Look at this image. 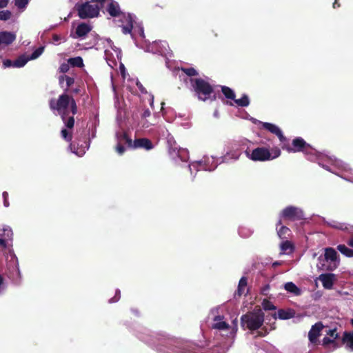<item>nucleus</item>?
Returning a JSON list of instances; mask_svg holds the SVG:
<instances>
[{
    "label": "nucleus",
    "mask_w": 353,
    "mask_h": 353,
    "mask_svg": "<svg viewBox=\"0 0 353 353\" xmlns=\"http://www.w3.org/2000/svg\"><path fill=\"white\" fill-rule=\"evenodd\" d=\"M262 126L264 129L277 136L281 141L285 139L281 130L277 125L271 123L263 122Z\"/></svg>",
    "instance_id": "20"
},
{
    "label": "nucleus",
    "mask_w": 353,
    "mask_h": 353,
    "mask_svg": "<svg viewBox=\"0 0 353 353\" xmlns=\"http://www.w3.org/2000/svg\"><path fill=\"white\" fill-rule=\"evenodd\" d=\"M154 125L153 123L149 122L148 120L143 121L141 123V128L144 130L149 128L151 125Z\"/></svg>",
    "instance_id": "50"
},
{
    "label": "nucleus",
    "mask_w": 353,
    "mask_h": 353,
    "mask_svg": "<svg viewBox=\"0 0 353 353\" xmlns=\"http://www.w3.org/2000/svg\"><path fill=\"white\" fill-rule=\"evenodd\" d=\"M68 62L72 66L82 67L83 65V59L80 57L70 58L68 59Z\"/></svg>",
    "instance_id": "39"
},
{
    "label": "nucleus",
    "mask_w": 353,
    "mask_h": 353,
    "mask_svg": "<svg viewBox=\"0 0 353 353\" xmlns=\"http://www.w3.org/2000/svg\"><path fill=\"white\" fill-rule=\"evenodd\" d=\"M105 46V58L108 63V64L113 68L117 60H118L120 63L119 65V71L122 76L124 86H125L130 91L134 92V87L137 86L141 93L147 94V99L149 101L150 105L153 108L154 106V96L148 93L145 88L141 85V83L137 79H130L126 73V70L124 65L121 62V50L116 48L113 45V42L109 39H104L103 43Z\"/></svg>",
    "instance_id": "3"
},
{
    "label": "nucleus",
    "mask_w": 353,
    "mask_h": 353,
    "mask_svg": "<svg viewBox=\"0 0 353 353\" xmlns=\"http://www.w3.org/2000/svg\"><path fill=\"white\" fill-rule=\"evenodd\" d=\"M262 306L265 310H276V307L273 305V303L267 299H264L263 301Z\"/></svg>",
    "instance_id": "42"
},
{
    "label": "nucleus",
    "mask_w": 353,
    "mask_h": 353,
    "mask_svg": "<svg viewBox=\"0 0 353 353\" xmlns=\"http://www.w3.org/2000/svg\"><path fill=\"white\" fill-rule=\"evenodd\" d=\"M234 103L238 106L247 107L250 104V100L246 94H244L241 99H235Z\"/></svg>",
    "instance_id": "37"
},
{
    "label": "nucleus",
    "mask_w": 353,
    "mask_h": 353,
    "mask_svg": "<svg viewBox=\"0 0 353 353\" xmlns=\"http://www.w3.org/2000/svg\"><path fill=\"white\" fill-rule=\"evenodd\" d=\"M190 83L192 90L199 100L205 101L211 99L213 88L208 81L201 78H191Z\"/></svg>",
    "instance_id": "8"
},
{
    "label": "nucleus",
    "mask_w": 353,
    "mask_h": 353,
    "mask_svg": "<svg viewBox=\"0 0 353 353\" xmlns=\"http://www.w3.org/2000/svg\"><path fill=\"white\" fill-rule=\"evenodd\" d=\"M28 61H30L27 55H22L13 61L12 67L21 68L24 66Z\"/></svg>",
    "instance_id": "32"
},
{
    "label": "nucleus",
    "mask_w": 353,
    "mask_h": 353,
    "mask_svg": "<svg viewBox=\"0 0 353 353\" xmlns=\"http://www.w3.org/2000/svg\"><path fill=\"white\" fill-rule=\"evenodd\" d=\"M132 146L134 148H144L147 150L153 148L152 143L148 139L145 138L135 139L134 142H132Z\"/></svg>",
    "instance_id": "23"
},
{
    "label": "nucleus",
    "mask_w": 353,
    "mask_h": 353,
    "mask_svg": "<svg viewBox=\"0 0 353 353\" xmlns=\"http://www.w3.org/2000/svg\"><path fill=\"white\" fill-rule=\"evenodd\" d=\"M110 2L108 3L107 7L108 12L112 17H117L121 14V10L119 3L113 0H109Z\"/></svg>",
    "instance_id": "25"
},
{
    "label": "nucleus",
    "mask_w": 353,
    "mask_h": 353,
    "mask_svg": "<svg viewBox=\"0 0 353 353\" xmlns=\"http://www.w3.org/2000/svg\"><path fill=\"white\" fill-rule=\"evenodd\" d=\"M116 139L117 143L127 144L128 146L132 145V139L128 136V134L123 131H119L116 133Z\"/></svg>",
    "instance_id": "26"
},
{
    "label": "nucleus",
    "mask_w": 353,
    "mask_h": 353,
    "mask_svg": "<svg viewBox=\"0 0 353 353\" xmlns=\"http://www.w3.org/2000/svg\"><path fill=\"white\" fill-rule=\"evenodd\" d=\"M251 141L247 139H242L231 143L225 152V154L221 158V162L228 163L230 161H238L242 154V150L246 149L248 145H250Z\"/></svg>",
    "instance_id": "7"
},
{
    "label": "nucleus",
    "mask_w": 353,
    "mask_h": 353,
    "mask_svg": "<svg viewBox=\"0 0 353 353\" xmlns=\"http://www.w3.org/2000/svg\"><path fill=\"white\" fill-rule=\"evenodd\" d=\"M59 83L61 87L63 88L65 93H66L68 91L69 88L74 84V79L73 77L63 74L59 76Z\"/></svg>",
    "instance_id": "24"
},
{
    "label": "nucleus",
    "mask_w": 353,
    "mask_h": 353,
    "mask_svg": "<svg viewBox=\"0 0 353 353\" xmlns=\"http://www.w3.org/2000/svg\"><path fill=\"white\" fill-rule=\"evenodd\" d=\"M248 145L244 151L245 157L254 162H265L274 160L281 155V150L279 148H270L259 146L255 148H250Z\"/></svg>",
    "instance_id": "4"
},
{
    "label": "nucleus",
    "mask_w": 353,
    "mask_h": 353,
    "mask_svg": "<svg viewBox=\"0 0 353 353\" xmlns=\"http://www.w3.org/2000/svg\"><path fill=\"white\" fill-rule=\"evenodd\" d=\"M252 233L253 230L248 227L243 226L239 229V235L243 238H248L252 234Z\"/></svg>",
    "instance_id": "36"
},
{
    "label": "nucleus",
    "mask_w": 353,
    "mask_h": 353,
    "mask_svg": "<svg viewBox=\"0 0 353 353\" xmlns=\"http://www.w3.org/2000/svg\"><path fill=\"white\" fill-rule=\"evenodd\" d=\"M150 111L148 109H146L143 111L142 114V118L146 119L147 117H149L150 116Z\"/></svg>",
    "instance_id": "54"
},
{
    "label": "nucleus",
    "mask_w": 353,
    "mask_h": 353,
    "mask_svg": "<svg viewBox=\"0 0 353 353\" xmlns=\"http://www.w3.org/2000/svg\"><path fill=\"white\" fill-rule=\"evenodd\" d=\"M12 13L9 10H1L0 11V20L7 21L10 19Z\"/></svg>",
    "instance_id": "44"
},
{
    "label": "nucleus",
    "mask_w": 353,
    "mask_h": 353,
    "mask_svg": "<svg viewBox=\"0 0 353 353\" xmlns=\"http://www.w3.org/2000/svg\"><path fill=\"white\" fill-rule=\"evenodd\" d=\"M3 242V240L0 239V245L2 244Z\"/></svg>",
    "instance_id": "64"
},
{
    "label": "nucleus",
    "mask_w": 353,
    "mask_h": 353,
    "mask_svg": "<svg viewBox=\"0 0 353 353\" xmlns=\"http://www.w3.org/2000/svg\"><path fill=\"white\" fill-rule=\"evenodd\" d=\"M324 288L330 290L336 280V276L332 273L322 274L319 277Z\"/></svg>",
    "instance_id": "19"
},
{
    "label": "nucleus",
    "mask_w": 353,
    "mask_h": 353,
    "mask_svg": "<svg viewBox=\"0 0 353 353\" xmlns=\"http://www.w3.org/2000/svg\"><path fill=\"white\" fill-rule=\"evenodd\" d=\"M338 250L343 254L348 257L353 256V250L347 248L345 245H339L337 247Z\"/></svg>",
    "instance_id": "35"
},
{
    "label": "nucleus",
    "mask_w": 353,
    "mask_h": 353,
    "mask_svg": "<svg viewBox=\"0 0 353 353\" xmlns=\"http://www.w3.org/2000/svg\"><path fill=\"white\" fill-rule=\"evenodd\" d=\"M270 290V285H264L261 291V293L263 294V295H267L268 294V292Z\"/></svg>",
    "instance_id": "52"
},
{
    "label": "nucleus",
    "mask_w": 353,
    "mask_h": 353,
    "mask_svg": "<svg viewBox=\"0 0 353 353\" xmlns=\"http://www.w3.org/2000/svg\"><path fill=\"white\" fill-rule=\"evenodd\" d=\"M339 265L337 252L332 248L325 249V253L318 258L316 267L323 271H333Z\"/></svg>",
    "instance_id": "6"
},
{
    "label": "nucleus",
    "mask_w": 353,
    "mask_h": 353,
    "mask_svg": "<svg viewBox=\"0 0 353 353\" xmlns=\"http://www.w3.org/2000/svg\"><path fill=\"white\" fill-rule=\"evenodd\" d=\"M214 116L215 117H219V113H218V111L217 110H215V112H214Z\"/></svg>",
    "instance_id": "59"
},
{
    "label": "nucleus",
    "mask_w": 353,
    "mask_h": 353,
    "mask_svg": "<svg viewBox=\"0 0 353 353\" xmlns=\"http://www.w3.org/2000/svg\"><path fill=\"white\" fill-rule=\"evenodd\" d=\"M284 289L288 292L291 293L295 296H299L301 294V290L292 282H287L285 283Z\"/></svg>",
    "instance_id": "28"
},
{
    "label": "nucleus",
    "mask_w": 353,
    "mask_h": 353,
    "mask_svg": "<svg viewBox=\"0 0 353 353\" xmlns=\"http://www.w3.org/2000/svg\"><path fill=\"white\" fill-rule=\"evenodd\" d=\"M169 135V133H168V131L166 130L165 131H162V136L163 137H166V136H168Z\"/></svg>",
    "instance_id": "57"
},
{
    "label": "nucleus",
    "mask_w": 353,
    "mask_h": 353,
    "mask_svg": "<svg viewBox=\"0 0 353 353\" xmlns=\"http://www.w3.org/2000/svg\"><path fill=\"white\" fill-rule=\"evenodd\" d=\"M293 316L292 312L286 311L284 310H280L277 313L274 314V318H279L280 319H289Z\"/></svg>",
    "instance_id": "34"
},
{
    "label": "nucleus",
    "mask_w": 353,
    "mask_h": 353,
    "mask_svg": "<svg viewBox=\"0 0 353 353\" xmlns=\"http://www.w3.org/2000/svg\"><path fill=\"white\" fill-rule=\"evenodd\" d=\"M247 286V280L245 277H242L239 283L237 293L239 296L244 294Z\"/></svg>",
    "instance_id": "38"
},
{
    "label": "nucleus",
    "mask_w": 353,
    "mask_h": 353,
    "mask_svg": "<svg viewBox=\"0 0 353 353\" xmlns=\"http://www.w3.org/2000/svg\"><path fill=\"white\" fill-rule=\"evenodd\" d=\"M43 50H44V47L43 46L39 47L37 49H36L32 53L31 55L28 56L30 60H34V59H37L38 57H39L42 54V53L43 52Z\"/></svg>",
    "instance_id": "41"
},
{
    "label": "nucleus",
    "mask_w": 353,
    "mask_h": 353,
    "mask_svg": "<svg viewBox=\"0 0 353 353\" xmlns=\"http://www.w3.org/2000/svg\"><path fill=\"white\" fill-rule=\"evenodd\" d=\"M92 29V26L90 23H81L77 26L74 32H71L70 35L74 39L84 38Z\"/></svg>",
    "instance_id": "16"
},
{
    "label": "nucleus",
    "mask_w": 353,
    "mask_h": 353,
    "mask_svg": "<svg viewBox=\"0 0 353 353\" xmlns=\"http://www.w3.org/2000/svg\"><path fill=\"white\" fill-rule=\"evenodd\" d=\"M342 341L348 349L353 351V332H344Z\"/></svg>",
    "instance_id": "29"
},
{
    "label": "nucleus",
    "mask_w": 353,
    "mask_h": 353,
    "mask_svg": "<svg viewBox=\"0 0 353 353\" xmlns=\"http://www.w3.org/2000/svg\"><path fill=\"white\" fill-rule=\"evenodd\" d=\"M325 329V326L321 322H318L312 325L308 333V339L312 343H316L321 332Z\"/></svg>",
    "instance_id": "18"
},
{
    "label": "nucleus",
    "mask_w": 353,
    "mask_h": 353,
    "mask_svg": "<svg viewBox=\"0 0 353 353\" xmlns=\"http://www.w3.org/2000/svg\"><path fill=\"white\" fill-rule=\"evenodd\" d=\"M170 157L177 161L180 159L182 161H186L188 159V152L184 148H172L169 150Z\"/></svg>",
    "instance_id": "17"
},
{
    "label": "nucleus",
    "mask_w": 353,
    "mask_h": 353,
    "mask_svg": "<svg viewBox=\"0 0 353 353\" xmlns=\"http://www.w3.org/2000/svg\"><path fill=\"white\" fill-rule=\"evenodd\" d=\"M29 0H15V6L20 9L25 8L28 4Z\"/></svg>",
    "instance_id": "45"
},
{
    "label": "nucleus",
    "mask_w": 353,
    "mask_h": 353,
    "mask_svg": "<svg viewBox=\"0 0 353 353\" xmlns=\"http://www.w3.org/2000/svg\"><path fill=\"white\" fill-rule=\"evenodd\" d=\"M125 148L123 146V143H117V145L116 147V151L119 154H123L125 152Z\"/></svg>",
    "instance_id": "48"
},
{
    "label": "nucleus",
    "mask_w": 353,
    "mask_h": 353,
    "mask_svg": "<svg viewBox=\"0 0 353 353\" xmlns=\"http://www.w3.org/2000/svg\"><path fill=\"white\" fill-rule=\"evenodd\" d=\"M241 324L243 327L250 330H256L261 327L264 321V314L261 310H254L241 318Z\"/></svg>",
    "instance_id": "9"
},
{
    "label": "nucleus",
    "mask_w": 353,
    "mask_h": 353,
    "mask_svg": "<svg viewBox=\"0 0 353 353\" xmlns=\"http://www.w3.org/2000/svg\"><path fill=\"white\" fill-rule=\"evenodd\" d=\"M303 218L304 214L303 210L295 206H288L284 208L280 214V219L290 221L301 220Z\"/></svg>",
    "instance_id": "13"
},
{
    "label": "nucleus",
    "mask_w": 353,
    "mask_h": 353,
    "mask_svg": "<svg viewBox=\"0 0 353 353\" xmlns=\"http://www.w3.org/2000/svg\"><path fill=\"white\" fill-rule=\"evenodd\" d=\"M336 5V0H335V2L333 3V7L335 8Z\"/></svg>",
    "instance_id": "61"
},
{
    "label": "nucleus",
    "mask_w": 353,
    "mask_h": 353,
    "mask_svg": "<svg viewBox=\"0 0 353 353\" xmlns=\"http://www.w3.org/2000/svg\"><path fill=\"white\" fill-rule=\"evenodd\" d=\"M281 224V220L280 219L277 223V227ZM290 232L289 228L285 226L282 225L279 228H277V234L281 239H285L289 235Z\"/></svg>",
    "instance_id": "33"
},
{
    "label": "nucleus",
    "mask_w": 353,
    "mask_h": 353,
    "mask_svg": "<svg viewBox=\"0 0 353 353\" xmlns=\"http://www.w3.org/2000/svg\"><path fill=\"white\" fill-rule=\"evenodd\" d=\"M165 105V103L164 102H162L161 103V110L163 109V105Z\"/></svg>",
    "instance_id": "62"
},
{
    "label": "nucleus",
    "mask_w": 353,
    "mask_h": 353,
    "mask_svg": "<svg viewBox=\"0 0 353 353\" xmlns=\"http://www.w3.org/2000/svg\"><path fill=\"white\" fill-rule=\"evenodd\" d=\"M288 152H303L308 160L316 161L325 170L339 175L345 181L353 183V168L334 157L319 153L300 137L293 140L292 145L285 147Z\"/></svg>",
    "instance_id": "1"
},
{
    "label": "nucleus",
    "mask_w": 353,
    "mask_h": 353,
    "mask_svg": "<svg viewBox=\"0 0 353 353\" xmlns=\"http://www.w3.org/2000/svg\"><path fill=\"white\" fill-rule=\"evenodd\" d=\"M145 50L152 53H159L165 57L171 56L169 46L168 43L164 41L152 42L148 47H147Z\"/></svg>",
    "instance_id": "14"
},
{
    "label": "nucleus",
    "mask_w": 353,
    "mask_h": 353,
    "mask_svg": "<svg viewBox=\"0 0 353 353\" xmlns=\"http://www.w3.org/2000/svg\"><path fill=\"white\" fill-rule=\"evenodd\" d=\"M2 232L3 233L0 234V239L3 240V242L0 246L6 248L8 241L12 240L13 232L11 228L7 225L3 227Z\"/></svg>",
    "instance_id": "22"
},
{
    "label": "nucleus",
    "mask_w": 353,
    "mask_h": 353,
    "mask_svg": "<svg viewBox=\"0 0 353 353\" xmlns=\"http://www.w3.org/2000/svg\"><path fill=\"white\" fill-rule=\"evenodd\" d=\"M136 17L131 14H122V32L123 34H131L133 39L136 40L137 36L144 38L143 28L140 23L136 21Z\"/></svg>",
    "instance_id": "5"
},
{
    "label": "nucleus",
    "mask_w": 353,
    "mask_h": 353,
    "mask_svg": "<svg viewBox=\"0 0 353 353\" xmlns=\"http://www.w3.org/2000/svg\"><path fill=\"white\" fill-rule=\"evenodd\" d=\"M222 92L225 95V97L228 99H234L235 94L232 90H231L228 87L223 86L222 87Z\"/></svg>",
    "instance_id": "40"
},
{
    "label": "nucleus",
    "mask_w": 353,
    "mask_h": 353,
    "mask_svg": "<svg viewBox=\"0 0 353 353\" xmlns=\"http://www.w3.org/2000/svg\"><path fill=\"white\" fill-rule=\"evenodd\" d=\"M221 163L219 159L214 158V157H205L203 159L194 161L191 163L189 165V170L192 173V170H195L196 171H199L201 170H203L205 171H212L216 169L218 164Z\"/></svg>",
    "instance_id": "10"
},
{
    "label": "nucleus",
    "mask_w": 353,
    "mask_h": 353,
    "mask_svg": "<svg viewBox=\"0 0 353 353\" xmlns=\"http://www.w3.org/2000/svg\"><path fill=\"white\" fill-rule=\"evenodd\" d=\"M2 196L3 199V205L6 208H8L10 205V203L8 201V193L7 192H3L2 194Z\"/></svg>",
    "instance_id": "49"
},
{
    "label": "nucleus",
    "mask_w": 353,
    "mask_h": 353,
    "mask_svg": "<svg viewBox=\"0 0 353 353\" xmlns=\"http://www.w3.org/2000/svg\"><path fill=\"white\" fill-rule=\"evenodd\" d=\"M326 336L322 340V345L325 347L332 345L334 348L338 347L336 339L339 336V333L336 327L328 328L325 327Z\"/></svg>",
    "instance_id": "15"
},
{
    "label": "nucleus",
    "mask_w": 353,
    "mask_h": 353,
    "mask_svg": "<svg viewBox=\"0 0 353 353\" xmlns=\"http://www.w3.org/2000/svg\"><path fill=\"white\" fill-rule=\"evenodd\" d=\"M12 63H13V61L8 60V59L5 60L3 61V65L5 68L12 67Z\"/></svg>",
    "instance_id": "53"
},
{
    "label": "nucleus",
    "mask_w": 353,
    "mask_h": 353,
    "mask_svg": "<svg viewBox=\"0 0 353 353\" xmlns=\"http://www.w3.org/2000/svg\"><path fill=\"white\" fill-rule=\"evenodd\" d=\"M5 286L2 276L0 275V293L4 290Z\"/></svg>",
    "instance_id": "56"
},
{
    "label": "nucleus",
    "mask_w": 353,
    "mask_h": 353,
    "mask_svg": "<svg viewBox=\"0 0 353 353\" xmlns=\"http://www.w3.org/2000/svg\"><path fill=\"white\" fill-rule=\"evenodd\" d=\"M281 254H290L294 250L293 245L289 241H283L280 245Z\"/></svg>",
    "instance_id": "30"
},
{
    "label": "nucleus",
    "mask_w": 353,
    "mask_h": 353,
    "mask_svg": "<svg viewBox=\"0 0 353 353\" xmlns=\"http://www.w3.org/2000/svg\"><path fill=\"white\" fill-rule=\"evenodd\" d=\"M16 39V34L11 32H0V46H8Z\"/></svg>",
    "instance_id": "21"
},
{
    "label": "nucleus",
    "mask_w": 353,
    "mask_h": 353,
    "mask_svg": "<svg viewBox=\"0 0 353 353\" xmlns=\"http://www.w3.org/2000/svg\"><path fill=\"white\" fill-rule=\"evenodd\" d=\"M65 39L64 37H62L60 35H58V34H54L53 35V37H52V42L54 44H59L61 43V42H63L65 41Z\"/></svg>",
    "instance_id": "46"
},
{
    "label": "nucleus",
    "mask_w": 353,
    "mask_h": 353,
    "mask_svg": "<svg viewBox=\"0 0 353 353\" xmlns=\"http://www.w3.org/2000/svg\"><path fill=\"white\" fill-rule=\"evenodd\" d=\"M69 148L72 152L74 153L78 157H82L85 153L86 150H88V145L85 143V145H81L79 148L76 149L75 145L70 143Z\"/></svg>",
    "instance_id": "31"
},
{
    "label": "nucleus",
    "mask_w": 353,
    "mask_h": 353,
    "mask_svg": "<svg viewBox=\"0 0 353 353\" xmlns=\"http://www.w3.org/2000/svg\"><path fill=\"white\" fill-rule=\"evenodd\" d=\"M70 65L69 62L62 63L59 68L60 72L63 73L67 72L70 69Z\"/></svg>",
    "instance_id": "47"
},
{
    "label": "nucleus",
    "mask_w": 353,
    "mask_h": 353,
    "mask_svg": "<svg viewBox=\"0 0 353 353\" xmlns=\"http://www.w3.org/2000/svg\"><path fill=\"white\" fill-rule=\"evenodd\" d=\"M73 92H74V93H77V92H79V90H78V89H74V90H73Z\"/></svg>",
    "instance_id": "63"
},
{
    "label": "nucleus",
    "mask_w": 353,
    "mask_h": 353,
    "mask_svg": "<svg viewBox=\"0 0 353 353\" xmlns=\"http://www.w3.org/2000/svg\"><path fill=\"white\" fill-rule=\"evenodd\" d=\"M327 225L332 228L340 230H349L350 226L345 223H341L335 220H329L325 221Z\"/></svg>",
    "instance_id": "27"
},
{
    "label": "nucleus",
    "mask_w": 353,
    "mask_h": 353,
    "mask_svg": "<svg viewBox=\"0 0 353 353\" xmlns=\"http://www.w3.org/2000/svg\"><path fill=\"white\" fill-rule=\"evenodd\" d=\"M119 299H120V290H117L114 297L110 299L109 302L110 303H115V302H117L119 300Z\"/></svg>",
    "instance_id": "51"
},
{
    "label": "nucleus",
    "mask_w": 353,
    "mask_h": 353,
    "mask_svg": "<svg viewBox=\"0 0 353 353\" xmlns=\"http://www.w3.org/2000/svg\"><path fill=\"white\" fill-rule=\"evenodd\" d=\"M75 8L78 12L79 17L83 19L94 18L99 14V7L97 5H92L90 2L77 3Z\"/></svg>",
    "instance_id": "12"
},
{
    "label": "nucleus",
    "mask_w": 353,
    "mask_h": 353,
    "mask_svg": "<svg viewBox=\"0 0 353 353\" xmlns=\"http://www.w3.org/2000/svg\"><path fill=\"white\" fill-rule=\"evenodd\" d=\"M348 244L353 248V237L349 240Z\"/></svg>",
    "instance_id": "58"
},
{
    "label": "nucleus",
    "mask_w": 353,
    "mask_h": 353,
    "mask_svg": "<svg viewBox=\"0 0 353 353\" xmlns=\"http://www.w3.org/2000/svg\"><path fill=\"white\" fill-rule=\"evenodd\" d=\"M50 107L53 111L57 112L65 123V128L61 131V137L68 142L71 141L72 130L74 125L73 116L77 112V106L74 99L66 93H63L57 99H51Z\"/></svg>",
    "instance_id": "2"
},
{
    "label": "nucleus",
    "mask_w": 353,
    "mask_h": 353,
    "mask_svg": "<svg viewBox=\"0 0 353 353\" xmlns=\"http://www.w3.org/2000/svg\"><path fill=\"white\" fill-rule=\"evenodd\" d=\"M9 0H0V8H6L8 4Z\"/></svg>",
    "instance_id": "55"
},
{
    "label": "nucleus",
    "mask_w": 353,
    "mask_h": 353,
    "mask_svg": "<svg viewBox=\"0 0 353 353\" xmlns=\"http://www.w3.org/2000/svg\"><path fill=\"white\" fill-rule=\"evenodd\" d=\"M181 70L189 77L196 76L198 74L197 71L193 68H182Z\"/></svg>",
    "instance_id": "43"
},
{
    "label": "nucleus",
    "mask_w": 353,
    "mask_h": 353,
    "mask_svg": "<svg viewBox=\"0 0 353 353\" xmlns=\"http://www.w3.org/2000/svg\"><path fill=\"white\" fill-rule=\"evenodd\" d=\"M213 320L214 323L212 325V328L225 332V336L228 338L232 339L234 338L237 331L236 319L233 321V326H230L225 321H224L223 316H216Z\"/></svg>",
    "instance_id": "11"
},
{
    "label": "nucleus",
    "mask_w": 353,
    "mask_h": 353,
    "mask_svg": "<svg viewBox=\"0 0 353 353\" xmlns=\"http://www.w3.org/2000/svg\"><path fill=\"white\" fill-rule=\"evenodd\" d=\"M16 270L18 272H19L18 264H16Z\"/></svg>",
    "instance_id": "60"
}]
</instances>
